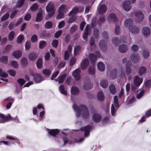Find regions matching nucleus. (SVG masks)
Here are the masks:
<instances>
[{
  "label": "nucleus",
  "mask_w": 151,
  "mask_h": 151,
  "mask_svg": "<svg viewBox=\"0 0 151 151\" xmlns=\"http://www.w3.org/2000/svg\"><path fill=\"white\" fill-rule=\"evenodd\" d=\"M73 107L74 110L76 112L78 117L80 116L82 110V116L83 119H86L89 118V113L87 107L84 105H80L79 106L76 104H74Z\"/></svg>",
  "instance_id": "nucleus-1"
},
{
  "label": "nucleus",
  "mask_w": 151,
  "mask_h": 151,
  "mask_svg": "<svg viewBox=\"0 0 151 151\" xmlns=\"http://www.w3.org/2000/svg\"><path fill=\"white\" fill-rule=\"evenodd\" d=\"M101 55L100 53L98 51H95L94 53H90L88 55V58L91 62L93 65L90 66L88 69L89 73L91 75H94L95 73V69L94 64L97 58L100 57Z\"/></svg>",
  "instance_id": "nucleus-2"
},
{
  "label": "nucleus",
  "mask_w": 151,
  "mask_h": 151,
  "mask_svg": "<svg viewBox=\"0 0 151 151\" xmlns=\"http://www.w3.org/2000/svg\"><path fill=\"white\" fill-rule=\"evenodd\" d=\"M46 9L48 13L49 17H52L54 14L55 11L54 3L52 2H49L46 6Z\"/></svg>",
  "instance_id": "nucleus-3"
},
{
  "label": "nucleus",
  "mask_w": 151,
  "mask_h": 151,
  "mask_svg": "<svg viewBox=\"0 0 151 151\" xmlns=\"http://www.w3.org/2000/svg\"><path fill=\"white\" fill-rule=\"evenodd\" d=\"M31 75L33 76V79L37 83H40L43 80V78L38 73H32Z\"/></svg>",
  "instance_id": "nucleus-4"
},
{
  "label": "nucleus",
  "mask_w": 151,
  "mask_h": 151,
  "mask_svg": "<svg viewBox=\"0 0 151 151\" xmlns=\"http://www.w3.org/2000/svg\"><path fill=\"white\" fill-rule=\"evenodd\" d=\"M135 15L136 17V21L137 22H142L144 18V15L140 11L136 12Z\"/></svg>",
  "instance_id": "nucleus-5"
},
{
  "label": "nucleus",
  "mask_w": 151,
  "mask_h": 151,
  "mask_svg": "<svg viewBox=\"0 0 151 151\" xmlns=\"http://www.w3.org/2000/svg\"><path fill=\"white\" fill-rule=\"evenodd\" d=\"M99 46L100 48L103 51H106L107 48L106 42L104 40L100 41Z\"/></svg>",
  "instance_id": "nucleus-6"
},
{
  "label": "nucleus",
  "mask_w": 151,
  "mask_h": 151,
  "mask_svg": "<svg viewBox=\"0 0 151 151\" xmlns=\"http://www.w3.org/2000/svg\"><path fill=\"white\" fill-rule=\"evenodd\" d=\"M81 70L79 68H77L74 70L72 73V76L75 78L76 80L78 81L80 79L81 75L80 73Z\"/></svg>",
  "instance_id": "nucleus-7"
},
{
  "label": "nucleus",
  "mask_w": 151,
  "mask_h": 151,
  "mask_svg": "<svg viewBox=\"0 0 151 151\" xmlns=\"http://www.w3.org/2000/svg\"><path fill=\"white\" fill-rule=\"evenodd\" d=\"M123 9L126 11H128L132 7L130 2L129 1H125L122 3Z\"/></svg>",
  "instance_id": "nucleus-8"
},
{
  "label": "nucleus",
  "mask_w": 151,
  "mask_h": 151,
  "mask_svg": "<svg viewBox=\"0 0 151 151\" xmlns=\"http://www.w3.org/2000/svg\"><path fill=\"white\" fill-rule=\"evenodd\" d=\"M132 63L131 61H128L125 64V71L126 74L127 75H129L132 72L131 66Z\"/></svg>",
  "instance_id": "nucleus-9"
},
{
  "label": "nucleus",
  "mask_w": 151,
  "mask_h": 151,
  "mask_svg": "<svg viewBox=\"0 0 151 151\" xmlns=\"http://www.w3.org/2000/svg\"><path fill=\"white\" fill-rule=\"evenodd\" d=\"M150 29L149 27L145 26L143 27L142 32L144 36L145 37H147L150 35Z\"/></svg>",
  "instance_id": "nucleus-10"
},
{
  "label": "nucleus",
  "mask_w": 151,
  "mask_h": 151,
  "mask_svg": "<svg viewBox=\"0 0 151 151\" xmlns=\"http://www.w3.org/2000/svg\"><path fill=\"white\" fill-rule=\"evenodd\" d=\"M125 38H113L112 42L114 45L116 46H117L119 45L122 43H125L124 41Z\"/></svg>",
  "instance_id": "nucleus-11"
},
{
  "label": "nucleus",
  "mask_w": 151,
  "mask_h": 151,
  "mask_svg": "<svg viewBox=\"0 0 151 151\" xmlns=\"http://www.w3.org/2000/svg\"><path fill=\"white\" fill-rule=\"evenodd\" d=\"M79 9L83 10L84 8L80 6H76L74 7L72 10L68 13V15L69 16H71L72 14H77Z\"/></svg>",
  "instance_id": "nucleus-12"
},
{
  "label": "nucleus",
  "mask_w": 151,
  "mask_h": 151,
  "mask_svg": "<svg viewBox=\"0 0 151 151\" xmlns=\"http://www.w3.org/2000/svg\"><path fill=\"white\" fill-rule=\"evenodd\" d=\"M143 81V79L140 78L138 76H135L134 79V82L135 85L138 87L142 83Z\"/></svg>",
  "instance_id": "nucleus-13"
},
{
  "label": "nucleus",
  "mask_w": 151,
  "mask_h": 151,
  "mask_svg": "<svg viewBox=\"0 0 151 151\" xmlns=\"http://www.w3.org/2000/svg\"><path fill=\"white\" fill-rule=\"evenodd\" d=\"M89 61L87 58H85L81 62V69L84 70L86 69L89 64Z\"/></svg>",
  "instance_id": "nucleus-14"
},
{
  "label": "nucleus",
  "mask_w": 151,
  "mask_h": 151,
  "mask_svg": "<svg viewBox=\"0 0 151 151\" xmlns=\"http://www.w3.org/2000/svg\"><path fill=\"white\" fill-rule=\"evenodd\" d=\"M118 49L120 52L124 53L127 51L128 50V47L127 45L122 44L119 46Z\"/></svg>",
  "instance_id": "nucleus-15"
},
{
  "label": "nucleus",
  "mask_w": 151,
  "mask_h": 151,
  "mask_svg": "<svg viewBox=\"0 0 151 151\" xmlns=\"http://www.w3.org/2000/svg\"><path fill=\"white\" fill-rule=\"evenodd\" d=\"M101 115L97 113L94 114L92 117L93 120L96 123L99 122L101 120Z\"/></svg>",
  "instance_id": "nucleus-16"
},
{
  "label": "nucleus",
  "mask_w": 151,
  "mask_h": 151,
  "mask_svg": "<svg viewBox=\"0 0 151 151\" xmlns=\"http://www.w3.org/2000/svg\"><path fill=\"white\" fill-rule=\"evenodd\" d=\"M131 60L134 63H136L139 60V56L137 53H133L130 57Z\"/></svg>",
  "instance_id": "nucleus-17"
},
{
  "label": "nucleus",
  "mask_w": 151,
  "mask_h": 151,
  "mask_svg": "<svg viewBox=\"0 0 151 151\" xmlns=\"http://www.w3.org/2000/svg\"><path fill=\"white\" fill-rule=\"evenodd\" d=\"M59 130L58 129H49L48 133L49 135L55 137L59 133Z\"/></svg>",
  "instance_id": "nucleus-18"
},
{
  "label": "nucleus",
  "mask_w": 151,
  "mask_h": 151,
  "mask_svg": "<svg viewBox=\"0 0 151 151\" xmlns=\"http://www.w3.org/2000/svg\"><path fill=\"white\" fill-rule=\"evenodd\" d=\"M93 84L90 83V81H88L86 83H85L83 86V88L84 90H90L93 87Z\"/></svg>",
  "instance_id": "nucleus-19"
},
{
  "label": "nucleus",
  "mask_w": 151,
  "mask_h": 151,
  "mask_svg": "<svg viewBox=\"0 0 151 151\" xmlns=\"http://www.w3.org/2000/svg\"><path fill=\"white\" fill-rule=\"evenodd\" d=\"M118 70L116 68H114L110 72V77L114 79L116 78L117 76Z\"/></svg>",
  "instance_id": "nucleus-20"
},
{
  "label": "nucleus",
  "mask_w": 151,
  "mask_h": 151,
  "mask_svg": "<svg viewBox=\"0 0 151 151\" xmlns=\"http://www.w3.org/2000/svg\"><path fill=\"white\" fill-rule=\"evenodd\" d=\"M107 10V8L105 4H102L100 6L98 12L99 14H102L105 13Z\"/></svg>",
  "instance_id": "nucleus-21"
},
{
  "label": "nucleus",
  "mask_w": 151,
  "mask_h": 151,
  "mask_svg": "<svg viewBox=\"0 0 151 151\" xmlns=\"http://www.w3.org/2000/svg\"><path fill=\"white\" fill-rule=\"evenodd\" d=\"M133 24L132 19L129 18L126 19L124 22V25L125 27H129Z\"/></svg>",
  "instance_id": "nucleus-22"
},
{
  "label": "nucleus",
  "mask_w": 151,
  "mask_h": 151,
  "mask_svg": "<svg viewBox=\"0 0 151 151\" xmlns=\"http://www.w3.org/2000/svg\"><path fill=\"white\" fill-rule=\"evenodd\" d=\"M129 29L132 33L134 34H137L139 32V28L134 25L129 28Z\"/></svg>",
  "instance_id": "nucleus-23"
},
{
  "label": "nucleus",
  "mask_w": 151,
  "mask_h": 151,
  "mask_svg": "<svg viewBox=\"0 0 151 151\" xmlns=\"http://www.w3.org/2000/svg\"><path fill=\"white\" fill-rule=\"evenodd\" d=\"M0 118L5 122H8L12 120V117L11 115H9L5 116L4 114L0 113Z\"/></svg>",
  "instance_id": "nucleus-24"
},
{
  "label": "nucleus",
  "mask_w": 151,
  "mask_h": 151,
  "mask_svg": "<svg viewBox=\"0 0 151 151\" xmlns=\"http://www.w3.org/2000/svg\"><path fill=\"white\" fill-rule=\"evenodd\" d=\"M108 20L109 22H116L117 19L116 15L114 13H111L108 17Z\"/></svg>",
  "instance_id": "nucleus-25"
},
{
  "label": "nucleus",
  "mask_w": 151,
  "mask_h": 151,
  "mask_svg": "<svg viewBox=\"0 0 151 151\" xmlns=\"http://www.w3.org/2000/svg\"><path fill=\"white\" fill-rule=\"evenodd\" d=\"M88 25L87 24L84 33L83 35V38H87L88 35L90 33V29L88 27Z\"/></svg>",
  "instance_id": "nucleus-26"
},
{
  "label": "nucleus",
  "mask_w": 151,
  "mask_h": 151,
  "mask_svg": "<svg viewBox=\"0 0 151 151\" xmlns=\"http://www.w3.org/2000/svg\"><path fill=\"white\" fill-rule=\"evenodd\" d=\"M71 92L72 95H77L79 93V91L78 87L75 86H73L71 88Z\"/></svg>",
  "instance_id": "nucleus-27"
},
{
  "label": "nucleus",
  "mask_w": 151,
  "mask_h": 151,
  "mask_svg": "<svg viewBox=\"0 0 151 151\" xmlns=\"http://www.w3.org/2000/svg\"><path fill=\"white\" fill-rule=\"evenodd\" d=\"M6 139H7L13 140L14 141L12 142V143L14 144H15V143H17L18 144H20L19 142L18 141V138L16 137H14L10 136L7 135L6 136Z\"/></svg>",
  "instance_id": "nucleus-28"
},
{
  "label": "nucleus",
  "mask_w": 151,
  "mask_h": 151,
  "mask_svg": "<svg viewBox=\"0 0 151 151\" xmlns=\"http://www.w3.org/2000/svg\"><path fill=\"white\" fill-rule=\"evenodd\" d=\"M22 52L20 50L14 51L13 52V55L15 58L19 59L22 55Z\"/></svg>",
  "instance_id": "nucleus-29"
},
{
  "label": "nucleus",
  "mask_w": 151,
  "mask_h": 151,
  "mask_svg": "<svg viewBox=\"0 0 151 151\" xmlns=\"http://www.w3.org/2000/svg\"><path fill=\"white\" fill-rule=\"evenodd\" d=\"M37 53L33 52H31L29 54L28 58L30 60L33 61L37 58Z\"/></svg>",
  "instance_id": "nucleus-30"
},
{
  "label": "nucleus",
  "mask_w": 151,
  "mask_h": 151,
  "mask_svg": "<svg viewBox=\"0 0 151 151\" xmlns=\"http://www.w3.org/2000/svg\"><path fill=\"white\" fill-rule=\"evenodd\" d=\"M43 12L42 10L40 11L37 14L36 20L37 22H39L41 21L42 18Z\"/></svg>",
  "instance_id": "nucleus-31"
},
{
  "label": "nucleus",
  "mask_w": 151,
  "mask_h": 151,
  "mask_svg": "<svg viewBox=\"0 0 151 151\" xmlns=\"http://www.w3.org/2000/svg\"><path fill=\"white\" fill-rule=\"evenodd\" d=\"M97 67L99 70L101 71H103L105 69L104 64L101 62H99L98 63Z\"/></svg>",
  "instance_id": "nucleus-32"
},
{
  "label": "nucleus",
  "mask_w": 151,
  "mask_h": 151,
  "mask_svg": "<svg viewBox=\"0 0 151 151\" xmlns=\"http://www.w3.org/2000/svg\"><path fill=\"white\" fill-rule=\"evenodd\" d=\"M108 81L105 79H103L100 82L101 86L103 88H106L108 86Z\"/></svg>",
  "instance_id": "nucleus-33"
},
{
  "label": "nucleus",
  "mask_w": 151,
  "mask_h": 151,
  "mask_svg": "<svg viewBox=\"0 0 151 151\" xmlns=\"http://www.w3.org/2000/svg\"><path fill=\"white\" fill-rule=\"evenodd\" d=\"M66 76V74L64 73L59 77H58V81L59 83L60 84L62 83L65 79Z\"/></svg>",
  "instance_id": "nucleus-34"
},
{
  "label": "nucleus",
  "mask_w": 151,
  "mask_h": 151,
  "mask_svg": "<svg viewBox=\"0 0 151 151\" xmlns=\"http://www.w3.org/2000/svg\"><path fill=\"white\" fill-rule=\"evenodd\" d=\"M97 97L99 101H102L104 100V96L102 92L100 91L98 93Z\"/></svg>",
  "instance_id": "nucleus-35"
},
{
  "label": "nucleus",
  "mask_w": 151,
  "mask_h": 151,
  "mask_svg": "<svg viewBox=\"0 0 151 151\" xmlns=\"http://www.w3.org/2000/svg\"><path fill=\"white\" fill-rule=\"evenodd\" d=\"M91 126L90 125H88L81 128L80 130L82 131H86L87 132H90L91 131Z\"/></svg>",
  "instance_id": "nucleus-36"
},
{
  "label": "nucleus",
  "mask_w": 151,
  "mask_h": 151,
  "mask_svg": "<svg viewBox=\"0 0 151 151\" xmlns=\"http://www.w3.org/2000/svg\"><path fill=\"white\" fill-rule=\"evenodd\" d=\"M147 69L144 66H142L139 68V73L140 76H141L142 74L145 73Z\"/></svg>",
  "instance_id": "nucleus-37"
},
{
  "label": "nucleus",
  "mask_w": 151,
  "mask_h": 151,
  "mask_svg": "<svg viewBox=\"0 0 151 151\" xmlns=\"http://www.w3.org/2000/svg\"><path fill=\"white\" fill-rule=\"evenodd\" d=\"M36 65L37 67L39 69H40L42 68V60L41 58H40L38 59L36 63Z\"/></svg>",
  "instance_id": "nucleus-38"
},
{
  "label": "nucleus",
  "mask_w": 151,
  "mask_h": 151,
  "mask_svg": "<svg viewBox=\"0 0 151 151\" xmlns=\"http://www.w3.org/2000/svg\"><path fill=\"white\" fill-rule=\"evenodd\" d=\"M114 103L116 108L118 109L119 106V104L118 97L116 96H115L114 97Z\"/></svg>",
  "instance_id": "nucleus-39"
},
{
  "label": "nucleus",
  "mask_w": 151,
  "mask_h": 151,
  "mask_svg": "<svg viewBox=\"0 0 151 151\" xmlns=\"http://www.w3.org/2000/svg\"><path fill=\"white\" fill-rule=\"evenodd\" d=\"M109 89L111 93L113 94H115L116 93V89L114 85L111 84L109 86Z\"/></svg>",
  "instance_id": "nucleus-40"
},
{
  "label": "nucleus",
  "mask_w": 151,
  "mask_h": 151,
  "mask_svg": "<svg viewBox=\"0 0 151 151\" xmlns=\"http://www.w3.org/2000/svg\"><path fill=\"white\" fill-rule=\"evenodd\" d=\"M21 63L23 67H26L28 65V62L27 59L26 58H23L21 59Z\"/></svg>",
  "instance_id": "nucleus-41"
},
{
  "label": "nucleus",
  "mask_w": 151,
  "mask_h": 151,
  "mask_svg": "<svg viewBox=\"0 0 151 151\" xmlns=\"http://www.w3.org/2000/svg\"><path fill=\"white\" fill-rule=\"evenodd\" d=\"M59 90L62 94H63L65 95H67V92L65 90L64 86L63 85H61L59 86Z\"/></svg>",
  "instance_id": "nucleus-42"
},
{
  "label": "nucleus",
  "mask_w": 151,
  "mask_h": 151,
  "mask_svg": "<svg viewBox=\"0 0 151 151\" xmlns=\"http://www.w3.org/2000/svg\"><path fill=\"white\" fill-rule=\"evenodd\" d=\"M67 9L66 6L64 4L61 5L59 8L58 11H60L63 12H66Z\"/></svg>",
  "instance_id": "nucleus-43"
},
{
  "label": "nucleus",
  "mask_w": 151,
  "mask_h": 151,
  "mask_svg": "<svg viewBox=\"0 0 151 151\" xmlns=\"http://www.w3.org/2000/svg\"><path fill=\"white\" fill-rule=\"evenodd\" d=\"M43 74L45 76H49L51 73L50 70L49 69L45 68L42 71Z\"/></svg>",
  "instance_id": "nucleus-44"
},
{
  "label": "nucleus",
  "mask_w": 151,
  "mask_h": 151,
  "mask_svg": "<svg viewBox=\"0 0 151 151\" xmlns=\"http://www.w3.org/2000/svg\"><path fill=\"white\" fill-rule=\"evenodd\" d=\"M8 60V57L6 56H3L0 58V62L6 64Z\"/></svg>",
  "instance_id": "nucleus-45"
},
{
  "label": "nucleus",
  "mask_w": 151,
  "mask_h": 151,
  "mask_svg": "<svg viewBox=\"0 0 151 151\" xmlns=\"http://www.w3.org/2000/svg\"><path fill=\"white\" fill-rule=\"evenodd\" d=\"M38 7V5L37 3H34L30 9L32 12H35L37 10Z\"/></svg>",
  "instance_id": "nucleus-46"
},
{
  "label": "nucleus",
  "mask_w": 151,
  "mask_h": 151,
  "mask_svg": "<svg viewBox=\"0 0 151 151\" xmlns=\"http://www.w3.org/2000/svg\"><path fill=\"white\" fill-rule=\"evenodd\" d=\"M52 23L51 21H48L45 24V27L46 29H49L52 26Z\"/></svg>",
  "instance_id": "nucleus-47"
},
{
  "label": "nucleus",
  "mask_w": 151,
  "mask_h": 151,
  "mask_svg": "<svg viewBox=\"0 0 151 151\" xmlns=\"http://www.w3.org/2000/svg\"><path fill=\"white\" fill-rule=\"evenodd\" d=\"M17 82L21 86H23L25 83V80L22 78H20L18 79L17 80Z\"/></svg>",
  "instance_id": "nucleus-48"
},
{
  "label": "nucleus",
  "mask_w": 151,
  "mask_h": 151,
  "mask_svg": "<svg viewBox=\"0 0 151 151\" xmlns=\"http://www.w3.org/2000/svg\"><path fill=\"white\" fill-rule=\"evenodd\" d=\"M9 15L10 14L9 12H7L2 17L1 19V21H4L7 20L9 17Z\"/></svg>",
  "instance_id": "nucleus-49"
},
{
  "label": "nucleus",
  "mask_w": 151,
  "mask_h": 151,
  "mask_svg": "<svg viewBox=\"0 0 151 151\" xmlns=\"http://www.w3.org/2000/svg\"><path fill=\"white\" fill-rule=\"evenodd\" d=\"M150 53L147 50L143 51V55L145 58H148L150 55Z\"/></svg>",
  "instance_id": "nucleus-50"
},
{
  "label": "nucleus",
  "mask_w": 151,
  "mask_h": 151,
  "mask_svg": "<svg viewBox=\"0 0 151 151\" xmlns=\"http://www.w3.org/2000/svg\"><path fill=\"white\" fill-rule=\"evenodd\" d=\"M25 1V0H18L17 4V7L19 8L21 7Z\"/></svg>",
  "instance_id": "nucleus-51"
},
{
  "label": "nucleus",
  "mask_w": 151,
  "mask_h": 151,
  "mask_svg": "<svg viewBox=\"0 0 151 151\" xmlns=\"http://www.w3.org/2000/svg\"><path fill=\"white\" fill-rule=\"evenodd\" d=\"M81 47L80 46H77L75 47L74 49V52L75 55H76L78 54L79 51L81 49Z\"/></svg>",
  "instance_id": "nucleus-52"
},
{
  "label": "nucleus",
  "mask_w": 151,
  "mask_h": 151,
  "mask_svg": "<svg viewBox=\"0 0 151 151\" xmlns=\"http://www.w3.org/2000/svg\"><path fill=\"white\" fill-rule=\"evenodd\" d=\"M78 28V27L77 25H74L70 29V32L73 34V33Z\"/></svg>",
  "instance_id": "nucleus-53"
},
{
  "label": "nucleus",
  "mask_w": 151,
  "mask_h": 151,
  "mask_svg": "<svg viewBox=\"0 0 151 151\" xmlns=\"http://www.w3.org/2000/svg\"><path fill=\"white\" fill-rule=\"evenodd\" d=\"M70 53L68 51H65L64 55V59L65 60H66L69 59L70 56Z\"/></svg>",
  "instance_id": "nucleus-54"
},
{
  "label": "nucleus",
  "mask_w": 151,
  "mask_h": 151,
  "mask_svg": "<svg viewBox=\"0 0 151 151\" xmlns=\"http://www.w3.org/2000/svg\"><path fill=\"white\" fill-rule=\"evenodd\" d=\"M63 139L64 142V145H65L66 143L71 144L72 143V142L68 139L66 137H63Z\"/></svg>",
  "instance_id": "nucleus-55"
},
{
  "label": "nucleus",
  "mask_w": 151,
  "mask_h": 151,
  "mask_svg": "<svg viewBox=\"0 0 151 151\" xmlns=\"http://www.w3.org/2000/svg\"><path fill=\"white\" fill-rule=\"evenodd\" d=\"M41 36L42 37H50V34L48 32H46V31H44L42 32Z\"/></svg>",
  "instance_id": "nucleus-56"
},
{
  "label": "nucleus",
  "mask_w": 151,
  "mask_h": 151,
  "mask_svg": "<svg viewBox=\"0 0 151 151\" xmlns=\"http://www.w3.org/2000/svg\"><path fill=\"white\" fill-rule=\"evenodd\" d=\"M116 110L115 109L114 106V105L112 104L111 105V115L114 116V115L115 113L116 112Z\"/></svg>",
  "instance_id": "nucleus-57"
},
{
  "label": "nucleus",
  "mask_w": 151,
  "mask_h": 151,
  "mask_svg": "<svg viewBox=\"0 0 151 151\" xmlns=\"http://www.w3.org/2000/svg\"><path fill=\"white\" fill-rule=\"evenodd\" d=\"M46 45V42L44 41H41L39 44V48L40 49H42Z\"/></svg>",
  "instance_id": "nucleus-58"
},
{
  "label": "nucleus",
  "mask_w": 151,
  "mask_h": 151,
  "mask_svg": "<svg viewBox=\"0 0 151 151\" xmlns=\"http://www.w3.org/2000/svg\"><path fill=\"white\" fill-rule=\"evenodd\" d=\"M64 14L63 12L58 11V14L56 17L57 19H59L63 18L64 17Z\"/></svg>",
  "instance_id": "nucleus-59"
},
{
  "label": "nucleus",
  "mask_w": 151,
  "mask_h": 151,
  "mask_svg": "<svg viewBox=\"0 0 151 151\" xmlns=\"http://www.w3.org/2000/svg\"><path fill=\"white\" fill-rule=\"evenodd\" d=\"M139 49V46L136 45H134L131 47V49L134 52L137 51Z\"/></svg>",
  "instance_id": "nucleus-60"
},
{
  "label": "nucleus",
  "mask_w": 151,
  "mask_h": 151,
  "mask_svg": "<svg viewBox=\"0 0 151 151\" xmlns=\"http://www.w3.org/2000/svg\"><path fill=\"white\" fill-rule=\"evenodd\" d=\"M12 46L10 45L9 44L7 45L5 47L4 50V52H8L11 49Z\"/></svg>",
  "instance_id": "nucleus-61"
},
{
  "label": "nucleus",
  "mask_w": 151,
  "mask_h": 151,
  "mask_svg": "<svg viewBox=\"0 0 151 151\" xmlns=\"http://www.w3.org/2000/svg\"><path fill=\"white\" fill-rule=\"evenodd\" d=\"M11 65L12 66L15 68H17L18 67V65L17 62L15 61H12L11 63Z\"/></svg>",
  "instance_id": "nucleus-62"
},
{
  "label": "nucleus",
  "mask_w": 151,
  "mask_h": 151,
  "mask_svg": "<svg viewBox=\"0 0 151 151\" xmlns=\"http://www.w3.org/2000/svg\"><path fill=\"white\" fill-rule=\"evenodd\" d=\"M7 72L9 74L12 76H14L16 75V72L14 70H8Z\"/></svg>",
  "instance_id": "nucleus-63"
},
{
  "label": "nucleus",
  "mask_w": 151,
  "mask_h": 151,
  "mask_svg": "<svg viewBox=\"0 0 151 151\" xmlns=\"http://www.w3.org/2000/svg\"><path fill=\"white\" fill-rule=\"evenodd\" d=\"M115 32L116 34L119 35L120 33V28L117 25H116L115 29Z\"/></svg>",
  "instance_id": "nucleus-64"
}]
</instances>
